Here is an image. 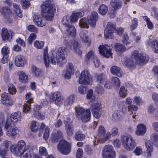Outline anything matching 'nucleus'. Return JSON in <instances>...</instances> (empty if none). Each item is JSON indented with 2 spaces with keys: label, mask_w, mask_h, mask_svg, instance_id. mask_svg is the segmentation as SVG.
I'll return each instance as SVG.
<instances>
[{
  "label": "nucleus",
  "mask_w": 158,
  "mask_h": 158,
  "mask_svg": "<svg viewBox=\"0 0 158 158\" xmlns=\"http://www.w3.org/2000/svg\"><path fill=\"white\" fill-rule=\"evenodd\" d=\"M41 14L43 16L49 21L52 20L54 17L56 9L50 0H45L41 6Z\"/></svg>",
  "instance_id": "1"
},
{
  "label": "nucleus",
  "mask_w": 158,
  "mask_h": 158,
  "mask_svg": "<svg viewBox=\"0 0 158 158\" xmlns=\"http://www.w3.org/2000/svg\"><path fill=\"white\" fill-rule=\"evenodd\" d=\"M48 53L47 48H46L44 50L43 60L44 64L46 67H48L50 64H57L59 65L62 66L66 63H63L61 59L57 56L55 53H52V56L50 57L48 55Z\"/></svg>",
  "instance_id": "2"
},
{
  "label": "nucleus",
  "mask_w": 158,
  "mask_h": 158,
  "mask_svg": "<svg viewBox=\"0 0 158 158\" xmlns=\"http://www.w3.org/2000/svg\"><path fill=\"white\" fill-rule=\"evenodd\" d=\"M30 147L29 144L26 145L23 140L19 141L16 144L11 145L10 147L11 152L17 156H23L22 155Z\"/></svg>",
  "instance_id": "3"
},
{
  "label": "nucleus",
  "mask_w": 158,
  "mask_h": 158,
  "mask_svg": "<svg viewBox=\"0 0 158 158\" xmlns=\"http://www.w3.org/2000/svg\"><path fill=\"white\" fill-rule=\"evenodd\" d=\"M88 20L85 18L81 19L79 23V26L82 28H88L89 27V25L88 24V22L91 27H95L96 22L98 19L97 13L94 11L92 12L91 14L88 17Z\"/></svg>",
  "instance_id": "4"
},
{
  "label": "nucleus",
  "mask_w": 158,
  "mask_h": 158,
  "mask_svg": "<svg viewBox=\"0 0 158 158\" xmlns=\"http://www.w3.org/2000/svg\"><path fill=\"white\" fill-rule=\"evenodd\" d=\"M75 114L78 118H80L83 122H87L89 121L91 116L89 109L85 110L81 107H75Z\"/></svg>",
  "instance_id": "5"
},
{
  "label": "nucleus",
  "mask_w": 158,
  "mask_h": 158,
  "mask_svg": "<svg viewBox=\"0 0 158 158\" xmlns=\"http://www.w3.org/2000/svg\"><path fill=\"white\" fill-rule=\"evenodd\" d=\"M106 130L102 126H99L98 129V137L97 140H95L94 141V145L97 144L98 142L104 143L106 140H108L111 137L110 133V132L105 134Z\"/></svg>",
  "instance_id": "6"
},
{
  "label": "nucleus",
  "mask_w": 158,
  "mask_h": 158,
  "mask_svg": "<svg viewBox=\"0 0 158 158\" xmlns=\"http://www.w3.org/2000/svg\"><path fill=\"white\" fill-rule=\"evenodd\" d=\"M121 140L124 147L127 150L132 151L136 145L135 140L131 136L122 135Z\"/></svg>",
  "instance_id": "7"
},
{
  "label": "nucleus",
  "mask_w": 158,
  "mask_h": 158,
  "mask_svg": "<svg viewBox=\"0 0 158 158\" xmlns=\"http://www.w3.org/2000/svg\"><path fill=\"white\" fill-rule=\"evenodd\" d=\"M58 151L63 155L69 154L71 150V144L64 140H61L57 145Z\"/></svg>",
  "instance_id": "8"
},
{
  "label": "nucleus",
  "mask_w": 158,
  "mask_h": 158,
  "mask_svg": "<svg viewBox=\"0 0 158 158\" xmlns=\"http://www.w3.org/2000/svg\"><path fill=\"white\" fill-rule=\"evenodd\" d=\"M12 124L6 123L5 127L7 135L10 138L14 139L19 133V129L17 127H14Z\"/></svg>",
  "instance_id": "9"
},
{
  "label": "nucleus",
  "mask_w": 158,
  "mask_h": 158,
  "mask_svg": "<svg viewBox=\"0 0 158 158\" xmlns=\"http://www.w3.org/2000/svg\"><path fill=\"white\" fill-rule=\"evenodd\" d=\"M92 77L87 70L82 71L79 78L78 82L80 84H83L85 85H90V81L92 80Z\"/></svg>",
  "instance_id": "10"
},
{
  "label": "nucleus",
  "mask_w": 158,
  "mask_h": 158,
  "mask_svg": "<svg viewBox=\"0 0 158 158\" xmlns=\"http://www.w3.org/2000/svg\"><path fill=\"white\" fill-rule=\"evenodd\" d=\"M102 154L103 158H115V153L110 145H106L103 148Z\"/></svg>",
  "instance_id": "11"
},
{
  "label": "nucleus",
  "mask_w": 158,
  "mask_h": 158,
  "mask_svg": "<svg viewBox=\"0 0 158 158\" xmlns=\"http://www.w3.org/2000/svg\"><path fill=\"white\" fill-rule=\"evenodd\" d=\"M131 57L134 59L139 64L145 63L148 60V57L146 56H143L142 54L139 53L138 51L134 50L131 53Z\"/></svg>",
  "instance_id": "12"
},
{
  "label": "nucleus",
  "mask_w": 158,
  "mask_h": 158,
  "mask_svg": "<svg viewBox=\"0 0 158 158\" xmlns=\"http://www.w3.org/2000/svg\"><path fill=\"white\" fill-rule=\"evenodd\" d=\"M115 28L114 24L110 22L108 23L104 32L105 37L106 38H112L114 36L113 33Z\"/></svg>",
  "instance_id": "13"
},
{
  "label": "nucleus",
  "mask_w": 158,
  "mask_h": 158,
  "mask_svg": "<svg viewBox=\"0 0 158 158\" xmlns=\"http://www.w3.org/2000/svg\"><path fill=\"white\" fill-rule=\"evenodd\" d=\"M99 52L103 56L106 58H112V53L110 47L106 45H100L98 48Z\"/></svg>",
  "instance_id": "14"
},
{
  "label": "nucleus",
  "mask_w": 158,
  "mask_h": 158,
  "mask_svg": "<svg viewBox=\"0 0 158 158\" xmlns=\"http://www.w3.org/2000/svg\"><path fill=\"white\" fill-rule=\"evenodd\" d=\"M21 113L20 112L17 111L12 113L11 114L10 118H7L6 123L15 126L17 121L21 120Z\"/></svg>",
  "instance_id": "15"
},
{
  "label": "nucleus",
  "mask_w": 158,
  "mask_h": 158,
  "mask_svg": "<svg viewBox=\"0 0 158 158\" xmlns=\"http://www.w3.org/2000/svg\"><path fill=\"white\" fill-rule=\"evenodd\" d=\"M26 99L27 101L23 106V111L24 112L27 113L29 112L31 108L30 104L33 102L32 94L30 93H28L26 94Z\"/></svg>",
  "instance_id": "16"
},
{
  "label": "nucleus",
  "mask_w": 158,
  "mask_h": 158,
  "mask_svg": "<svg viewBox=\"0 0 158 158\" xmlns=\"http://www.w3.org/2000/svg\"><path fill=\"white\" fill-rule=\"evenodd\" d=\"M2 103L6 106H10L13 105V102L10 95L8 93H4L1 96Z\"/></svg>",
  "instance_id": "17"
},
{
  "label": "nucleus",
  "mask_w": 158,
  "mask_h": 158,
  "mask_svg": "<svg viewBox=\"0 0 158 158\" xmlns=\"http://www.w3.org/2000/svg\"><path fill=\"white\" fill-rule=\"evenodd\" d=\"M67 121L64 120L65 128L67 134L69 136H72L73 134V127L72 124L69 123L70 119L69 118H67Z\"/></svg>",
  "instance_id": "18"
},
{
  "label": "nucleus",
  "mask_w": 158,
  "mask_h": 158,
  "mask_svg": "<svg viewBox=\"0 0 158 158\" xmlns=\"http://www.w3.org/2000/svg\"><path fill=\"white\" fill-rule=\"evenodd\" d=\"M146 131V126L143 124L139 123L137 126L135 134L137 135L142 136L145 133Z\"/></svg>",
  "instance_id": "19"
},
{
  "label": "nucleus",
  "mask_w": 158,
  "mask_h": 158,
  "mask_svg": "<svg viewBox=\"0 0 158 158\" xmlns=\"http://www.w3.org/2000/svg\"><path fill=\"white\" fill-rule=\"evenodd\" d=\"M88 32L86 30L81 31L79 34L81 40L84 43L90 44L91 42L90 38L88 35Z\"/></svg>",
  "instance_id": "20"
},
{
  "label": "nucleus",
  "mask_w": 158,
  "mask_h": 158,
  "mask_svg": "<svg viewBox=\"0 0 158 158\" xmlns=\"http://www.w3.org/2000/svg\"><path fill=\"white\" fill-rule=\"evenodd\" d=\"M66 48L64 47L59 48L57 50V53H55L59 58L61 59L63 62L66 63L67 60L65 56V53L66 52Z\"/></svg>",
  "instance_id": "21"
},
{
  "label": "nucleus",
  "mask_w": 158,
  "mask_h": 158,
  "mask_svg": "<svg viewBox=\"0 0 158 158\" xmlns=\"http://www.w3.org/2000/svg\"><path fill=\"white\" fill-rule=\"evenodd\" d=\"M52 99L56 104L59 105L62 101L61 93L58 91L54 92L52 94Z\"/></svg>",
  "instance_id": "22"
},
{
  "label": "nucleus",
  "mask_w": 158,
  "mask_h": 158,
  "mask_svg": "<svg viewBox=\"0 0 158 158\" xmlns=\"http://www.w3.org/2000/svg\"><path fill=\"white\" fill-rule=\"evenodd\" d=\"M26 63V61L23 56L19 55L15 57V64L16 66L18 67H23L24 66Z\"/></svg>",
  "instance_id": "23"
},
{
  "label": "nucleus",
  "mask_w": 158,
  "mask_h": 158,
  "mask_svg": "<svg viewBox=\"0 0 158 158\" xmlns=\"http://www.w3.org/2000/svg\"><path fill=\"white\" fill-rule=\"evenodd\" d=\"M148 46H151L152 50L155 52H158V40L149 39L147 42Z\"/></svg>",
  "instance_id": "24"
},
{
  "label": "nucleus",
  "mask_w": 158,
  "mask_h": 158,
  "mask_svg": "<svg viewBox=\"0 0 158 158\" xmlns=\"http://www.w3.org/2000/svg\"><path fill=\"white\" fill-rule=\"evenodd\" d=\"M17 75L19 77V81L23 83H26L28 81V76L23 71H19L17 73Z\"/></svg>",
  "instance_id": "25"
},
{
  "label": "nucleus",
  "mask_w": 158,
  "mask_h": 158,
  "mask_svg": "<svg viewBox=\"0 0 158 158\" xmlns=\"http://www.w3.org/2000/svg\"><path fill=\"white\" fill-rule=\"evenodd\" d=\"M84 15L83 11H81L78 12H74L71 16L70 21L72 22H75L77 21L79 17H82Z\"/></svg>",
  "instance_id": "26"
},
{
  "label": "nucleus",
  "mask_w": 158,
  "mask_h": 158,
  "mask_svg": "<svg viewBox=\"0 0 158 158\" xmlns=\"http://www.w3.org/2000/svg\"><path fill=\"white\" fill-rule=\"evenodd\" d=\"M21 158H41L34 153L32 150H30L21 156Z\"/></svg>",
  "instance_id": "27"
},
{
  "label": "nucleus",
  "mask_w": 158,
  "mask_h": 158,
  "mask_svg": "<svg viewBox=\"0 0 158 158\" xmlns=\"http://www.w3.org/2000/svg\"><path fill=\"white\" fill-rule=\"evenodd\" d=\"M33 19L35 24L38 27H42L45 25L43 22L42 17L39 15H34Z\"/></svg>",
  "instance_id": "28"
},
{
  "label": "nucleus",
  "mask_w": 158,
  "mask_h": 158,
  "mask_svg": "<svg viewBox=\"0 0 158 158\" xmlns=\"http://www.w3.org/2000/svg\"><path fill=\"white\" fill-rule=\"evenodd\" d=\"M110 4L115 10H117L121 7L123 3L120 0H111L110 2Z\"/></svg>",
  "instance_id": "29"
},
{
  "label": "nucleus",
  "mask_w": 158,
  "mask_h": 158,
  "mask_svg": "<svg viewBox=\"0 0 158 158\" xmlns=\"http://www.w3.org/2000/svg\"><path fill=\"white\" fill-rule=\"evenodd\" d=\"M112 74L116 75L118 77H121L122 75V71L120 68L116 66H113L110 68Z\"/></svg>",
  "instance_id": "30"
},
{
  "label": "nucleus",
  "mask_w": 158,
  "mask_h": 158,
  "mask_svg": "<svg viewBox=\"0 0 158 158\" xmlns=\"http://www.w3.org/2000/svg\"><path fill=\"white\" fill-rule=\"evenodd\" d=\"M123 114V112L120 110H117L112 115L113 120L115 121H119L121 119Z\"/></svg>",
  "instance_id": "31"
},
{
  "label": "nucleus",
  "mask_w": 158,
  "mask_h": 158,
  "mask_svg": "<svg viewBox=\"0 0 158 158\" xmlns=\"http://www.w3.org/2000/svg\"><path fill=\"white\" fill-rule=\"evenodd\" d=\"M66 32L71 36L75 37L76 35V29L72 25L66 28Z\"/></svg>",
  "instance_id": "32"
},
{
  "label": "nucleus",
  "mask_w": 158,
  "mask_h": 158,
  "mask_svg": "<svg viewBox=\"0 0 158 158\" xmlns=\"http://www.w3.org/2000/svg\"><path fill=\"white\" fill-rule=\"evenodd\" d=\"M73 49L76 53L81 55L82 51L80 49V45L77 41H74L73 43Z\"/></svg>",
  "instance_id": "33"
},
{
  "label": "nucleus",
  "mask_w": 158,
  "mask_h": 158,
  "mask_svg": "<svg viewBox=\"0 0 158 158\" xmlns=\"http://www.w3.org/2000/svg\"><path fill=\"white\" fill-rule=\"evenodd\" d=\"M75 100V96L74 95H71L65 99L64 102V105L66 106L72 105L74 102Z\"/></svg>",
  "instance_id": "34"
},
{
  "label": "nucleus",
  "mask_w": 158,
  "mask_h": 158,
  "mask_svg": "<svg viewBox=\"0 0 158 158\" xmlns=\"http://www.w3.org/2000/svg\"><path fill=\"white\" fill-rule=\"evenodd\" d=\"M96 77L97 81L100 83H104V82L106 81L107 79L106 75L104 73L96 74Z\"/></svg>",
  "instance_id": "35"
},
{
  "label": "nucleus",
  "mask_w": 158,
  "mask_h": 158,
  "mask_svg": "<svg viewBox=\"0 0 158 158\" xmlns=\"http://www.w3.org/2000/svg\"><path fill=\"white\" fill-rule=\"evenodd\" d=\"M114 47L116 51L119 53L123 52L126 50V47L120 43H115Z\"/></svg>",
  "instance_id": "36"
},
{
  "label": "nucleus",
  "mask_w": 158,
  "mask_h": 158,
  "mask_svg": "<svg viewBox=\"0 0 158 158\" xmlns=\"http://www.w3.org/2000/svg\"><path fill=\"white\" fill-rule=\"evenodd\" d=\"M62 135L61 131H58L52 134V140L55 142L58 141L59 139H62Z\"/></svg>",
  "instance_id": "37"
},
{
  "label": "nucleus",
  "mask_w": 158,
  "mask_h": 158,
  "mask_svg": "<svg viewBox=\"0 0 158 158\" xmlns=\"http://www.w3.org/2000/svg\"><path fill=\"white\" fill-rule=\"evenodd\" d=\"M145 145L147 148V156L148 157H150L151 156V152H153V145L151 143L148 141L146 142Z\"/></svg>",
  "instance_id": "38"
},
{
  "label": "nucleus",
  "mask_w": 158,
  "mask_h": 158,
  "mask_svg": "<svg viewBox=\"0 0 158 158\" xmlns=\"http://www.w3.org/2000/svg\"><path fill=\"white\" fill-rule=\"evenodd\" d=\"M85 137V135L82 133L81 131H77L74 135V138L77 141H83Z\"/></svg>",
  "instance_id": "39"
},
{
  "label": "nucleus",
  "mask_w": 158,
  "mask_h": 158,
  "mask_svg": "<svg viewBox=\"0 0 158 158\" xmlns=\"http://www.w3.org/2000/svg\"><path fill=\"white\" fill-rule=\"evenodd\" d=\"M31 72L32 74L36 77H38L41 74V70L40 69L34 65L31 66Z\"/></svg>",
  "instance_id": "40"
},
{
  "label": "nucleus",
  "mask_w": 158,
  "mask_h": 158,
  "mask_svg": "<svg viewBox=\"0 0 158 158\" xmlns=\"http://www.w3.org/2000/svg\"><path fill=\"white\" fill-rule=\"evenodd\" d=\"M108 10V8L104 4H102L98 8L99 13L102 15L106 14Z\"/></svg>",
  "instance_id": "41"
},
{
  "label": "nucleus",
  "mask_w": 158,
  "mask_h": 158,
  "mask_svg": "<svg viewBox=\"0 0 158 158\" xmlns=\"http://www.w3.org/2000/svg\"><path fill=\"white\" fill-rule=\"evenodd\" d=\"M1 35L2 38L4 40L9 39L10 33L7 29L4 27L2 29Z\"/></svg>",
  "instance_id": "42"
},
{
  "label": "nucleus",
  "mask_w": 158,
  "mask_h": 158,
  "mask_svg": "<svg viewBox=\"0 0 158 158\" xmlns=\"http://www.w3.org/2000/svg\"><path fill=\"white\" fill-rule=\"evenodd\" d=\"M13 9L16 14L20 18L22 17V11L19 6L15 3L13 4Z\"/></svg>",
  "instance_id": "43"
},
{
  "label": "nucleus",
  "mask_w": 158,
  "mask_h": 158,
  "mask_svg": "<svg viewBox=\"0 0 158 158\" xmlns=\"http://www.w3.org/2000/svg\"><path fill=\"white\" fill-rule=\"evenodd\" d=\"M111 83L115 87H119L120 85L119 79L116 77H112L111 78Z\"/></svg>",
  "instance_id": "44"
},
{
  "label": "nucleus",
  "mask_w": 158,
  "mask_h": 158,
  "mask_svg": "<svg viewBox=\"0 0 158 158\" xmlns=\"http://www.w3.org/2000/svg\"><path fill=\"white\" fill-rule=\"evenodd\" d=\"M143 19L146 22L148 28L151 29H152L153 28V25L151 22L150 19L146 16H143Z\"/></svg>",
  "instance_id": "45"
},
{
  "label": "nucleus",
  "mask_w": 158,
  "mask_h": 158,
  "mask_svg": "<svg viewBox=\"0 0 158 158\" xmlns=\"http://www.w3.org/2000/svg\"><path fill=\"white\" fill-rule=\"evenodd\" d=\"M127 91L124 86H122L120 89L119 94L120 96L122 98L125 97L127 94Z\"/></svg>",
  "instance_id": "46"
},
{
  "label": "nucleus",
  "mask_w": 158,
  "mask_h": 158,
  "mask_svg": "<svg viewBox=\"0 0 158 158\" xmlns=\"http://www.w3.org/2000/svg\"><path fill=\"white\" fill-rule=\"evenodd\" d=\"M8 91L9 93L12 94H15L16 92L15 87L12 84H9L8 85Z\"/></svg>",
  "instance_id": "47"
},
{
  "label": "nucleus",
  "mask_w": 158,
  "mask_h": 158,
  "mask_svg": "<svg viewBox=\"0 0 158 158\" xmlns=\"http://www.w3.org/2000/svg\"><path fill=\"white\" fill-rule=\"evenodd\" d=\"M2 13L5 16L8 17L11 14V11L9 8L6 6L3 8Z\"/></svg>",
  "instance_id": "48"
},
{
  "label": "nucleus",
  "mask_w": 158,
  "mask_h": 158,
  "mask_svg": "<svg viewBox=\"0 0 158 158\" xmlns=\"http://www.w3.org/2000/svg\"><path fill=\"white\" fill-rule=\"evenodd\" d=\"M38 123L34 121H32L31 122L30 126L31 129L32 131L36 132L38 129Z\"/></svg>",
  "instance_id": "49"
},
{
  "label": "nucleus",
  "mask_w": 158,
  "mask_h": 158,
  "mask_svg": "<svg viewBox=\"0 0 158 158\" xmlns=\"http://www.w3.org/2000/svg\"><path fill=\"white\" fill-rule=\"evenodd\" d=\"M34 46L37 49H41L43 47L44 42L42 41L36 40L33 43Z\"/></svg>",
  "instance_id": "50"
},
{
  "label": "nucleus",
  "mask_w": 158,
  "mask_h": 158,
  "mask_svg": "<svg viewBox=\"0 0 158 158\" xmlns=\"http://www.w3.org/2000/svg\"><path fill=\"white\" fill-rule=\"evenodd\" d=\"M21 4L24 9H27L30 6V2L27 0H20Z\"/></svg>",
  "instance_id": "51"
},
{
  "label": "nucleus",
  "mask_w": 158,
  "mask_h": 158,
  "mask_svg": "<svg viewBox=\"0 0 158 158\" xmlns=\"http://www.w3.org/2000/svg\"><path fill=\"white\" fill-rule=\"evenodd\" d=\"M101 104L99 103L95 102L92 104L91 105V109L93 111L96 110H100Z\"/></svg>",
  "instance_id": "52"
},
{
  "label": "nucleus",
  "mask_w": 158,
  "mask_h": 158,
  "mask_svg": "<svg viewBox=\"0 0 158 158\" xmlns=\"http://www.w3.org/2000/svg\"><path fill=\"white\" fill-rule=\"evenodd\" d=\"M96 56H94V52L93 50H91L89 51L87 54V57L85 58V60L88 61L90 59L93 60L94 57H96Z\"/></svg>",
  "instance_id": "53"
},
{
  "label": "nucleus",
  "mask_w": 158,
  "mask_h": 158,
  "mask_svg": "<svg viewBox=\"0 0 158 158\" xmlns=\"http://www.w3.org/2000/svg\"><path fill=\"white\" fill-rule=\"evenodd\" d=\"M69 16H64L62 19V22L63 25L65 26L66 28L69 27V25H71L69 23Z\"/></svg>",
  "instance_id": "54"
},
{
  "label": "nucleus",
  "mask_w": 158,
  "mask_h": 158,
  "mask_svg": "<svg viewBox=\"0 0 158 158\" xmlns=\"http://www.w3.org/2000/svg\"><path fill=\"white\" fill-rule=\"evenodd\" d=\"M1 51V53L3 56H8L10 50L8 47L6 45L2 48Z\"/></svg>",
  "instance_id": "55"
},
{
  "label": "nucleus",
  "mask_w": 158,
  "mask_h": 158,
  "mask_svg": "<svg viewBox=\"0 0 158 158\" xmlns=\"http://www.w3.org/2000/svg\"><path fill=\"white\" fill-rule=\"evenodd\" d=\"M128 39L129 37L127 34L124 33L122 39V41L123 44L127 45L130 44V42L128 41Z\"/></svg>",
  "instance_id": "56"
},
{
  "label": "nucleus",
  "mask_w": 158,
  "mask_h": 158,
  "mask_svg": "<svg viewBox=\"0 0 158 158\" xmlns=\"http://www.w3.org/2000/svg\"><path fill=\"white\" fill-rule=\"evenodd\" d=\"M66 70L69 71L71 73H74V66L73 64L71 63L67 64L66 65Z\"/></svg>",
  "instance_id": "57"
},
{
  "label": "nucleus",
  "mask_w": 158,
  "mask_h": 158,
  "mask_svg": "<svg viewBox=\"0 0 158 158\" xmlns=\"http://www.w3.org/2000/svg\"><path fill=\"white\" fill-rule=\"evenodd\" d=\"M132 23L130 25V29L131 31L136 28L137 26V20L135 18H134L132 20Z\"/></svg>",
  "instance_id": "58"
},
{
  "label": "nucleus",
  "mask_w": 158,
  "mask_h": 158,
  "mask_svg": "<svg viewBox=\"0 0 158 158\" xmlns=\"http://www.w3.org/2000/svg\"><path fill=\"white\" fill-rule=\"evenodd\" d=\"M134 152L135 155L139 156L142 154L143 151L141 147L140 146L137 147L134 151Z\"/></svg>",
  "instance_id": "59"
},
{
  "label": "nucleus",
  "mask_w": 158,
  "mask_h": 158,
  "mask_svg": "<svg viewBox=\"0 0 158 158\" xmlns=\"http://www.w3.org/2000/svg\"><path fill=\"white\" fill-rule=\"evenodd\" d=\"M152 136L154 144L158 148V135L154 133L152 134Z\"/></svg>",
  "instance_id": "60"
},
{
  "label": "nucleus",
  "mask_w": 158,
  "mask_h": 158,
  "mask_svg": "<svg viewBox=\"0 0 158 158\" xmlns=\"http://www.w3.org/2000/svg\"><path fill=\"white\" fill-rule=\"evenodd\" d=\"M73 74L66 70L63 72L64 77L67 79H70L71 77V75Z\"/></svg>",
  "instance_id": "61"
},
{
  "label": "nucleus",
  "mask_w": 158,
  "mask_h": 158,
  "mask_svg": "<svg viewBox=\"0 0 158 158\" xmlns=\"http://www.w3.org/2000/svg\"><path fill=\"white\" fill-rule=\"evenodd\" d=\"M36 37V35L34 33H31L29 35L28 38L27 40L29 44H31L34 40H35Z\"/></svg>",
  "instance_id": "62"
},
{
  "label": "nucleus",
  "mask_w": 158,
  "mask_h": 158,
  "mask_svg": "<svg viewBox=\"0 0 158 158\" xmlns=\"http://www.w3.org/2000/svg\"><path fill=\"white\" fill-rule=\"evenodd\" d=\"M95 91L99 94H102L104 92L103 88L100 85H98L95 88Z\"/></svg>",
  "instance_id": "63"
},
{
  "label": "nucleus",
  "mask_w": 158,
  "mask_h": 158,
  "mask_svg": "<svg viewBox=\"0 0 158 158\" xmlns=\"http://www.w3.org/2000/svg\"><path fill=\"white\" fill-rule=\"evenodd\" d=\"M133 102L137 105H140L143 103L141 98L139 96H135L134 98Z\"/></svg>",
  "instance_id": "64"
}]
</instances>
